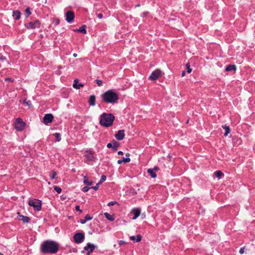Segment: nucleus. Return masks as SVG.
Masks as SVG:
<instances>
[{"label":"nucleus","instance_id":"40","mask_svg":"<svg viewBox=\"0 0 255 255\" xmlns=\"http://www.w3.org/2000/svg\"><path fill=\"white\" fill-rule=\"evenodd\" d=\"M75 209L76 211H79L80 213L82 212V211L80 209V206L78 205L76 206Z\"/></svg>","mask_w":255,"mask_h":255},{"label":"nucleus","instance_id":"33","mask_svg":"<svg viewBox=\"0 0 255 255\" xmlns=\"http://www.w3.org/2000/svg\"><path fill=\"white\" fill-rule=\"evenodd\" d=\"M123 163H128L130 161V159L128 157V158H123L122 159Z\"/></svg>","mask_w":255,"mask_h":255},{"label":"nucleus","instance_id":"26","mask_svg":"<svg viewBox=\"0 0 255 255\" xmlns=\"http://www.w3.org/2000/svg\"><path fill=\"white\" fill-rule=\"evenodd\" d=\"M104 216L109 221H113L115 220L114 217L107 212L104 213Z\"/></svg>","mask_w":255,"mask_h":255},{"label":"nucleus","instance_id":"36","mask_svg":"<svg viewBox=\"0 0 255 255\" xmlns=\"http://www.w3.org/2000/svg\"><path fill=\"white\" fill-rule=\"evenodd\" d=\"M90 188H91L88 187V186H84L82 188V191L84 192H88Z\"/></svg>","mask_w":255,"mask_h":255},{"label":"nucleus","instance_id":"51","mask_svg":"<svg viewBox=\"0 0 255 255\" xmlns=\"http://www.w3.org/2000/svg\"><path fill=\"white\" fill-rule=\"evenodd\" d=\"M59 22H60L59 20L57 19L56 21V23L57 24H58L59 23Z\"/></svg>","mask_w":255,"mask_h":255},{"label":"nucleus","instance_id":"18","mask_svg":"<svg viewBox=\"0 0 255 255\" xmlns=\"http://www.w3.org/2000/svg\"><path fill=\"white\" fill-rule=\"evenodd\" d=\"M154 170H157V168L155 167L154 169L149 168L147 170L148 173L152 178L156 177V174Z\"/></svg>","mask_w":255,"mask_h":255},{"label":"nucleus","instance_id":"44","mask_svg":"<svg viewBox=\"0 0 255 255\" xmlns=\"http://www.w3.org/2000/svg\"><path fill=\"white\" fill-rule=\"evenodd\" d=\"M97 16L99 18L101 19L103 18V14L102 13H99L97 14Z\"/></svg>","mask_w":255,"mask_h":255},{"label":"nucleus","instance_id":"54","mask_svg":"<svg viewBox=\"0 0 255 255\" xmlns=\"http://www.w3.org/2000/svg\"><path fill=\"white\" fill-rule=\"evenodd\" d=\"M126 156H128H128H129V153H127L126 154Z\"/></svg>","mask_w":255,"mask_h":255},{"label":"nucleus","instance_id":"38","mask_svg":"<svg viewBox=\"0 0 255 255\" xmlns=\"http://www.w3.org/2000/svg\"><path fill=\"white\" fill-rule=\"evenodd\" d=\"M107 179V177L105 175H102V176L101 177V179H100V180H101L102 182H104Z\"/></svg>","mask_w":255,"mask_h":255},{"label":"nucleus","instance_id":"19","mask_svg":"<svg viewBox=\"0 0 255 255\" xmlns=\"http://www.w3.org/2000/svg\"><path fill=\"white\" fill-rule=\"evenodd\" d=\"M18 218L19 220L22 221L23 223H28L30 221V218L28 217L23 215H18Z\"/></svg>","mask_w":255,"mask_h":255},{"label":"nucleus","instance_id":"31","mask_svg":"<svg viewBox=\"0 0 255 255\" xmlns=\"http://www.w3.org/2000/svg\"><path fill=\"white\" fill-rule=\"evenodd\" d=\"M54 189L55 190V191L57 192L58 193H60L61 192V189L60 187H58L57 186H54Z\"/></svg>","mask_w":255,"mask_h":255},{"label":"nucleus","instance_id":"25","mask_svg":"<svg viewBox=\"0 0 255 255\" xmlns=\"http://www.w3.org/2000/svg\"><path fill=\"white\" fill-rule=\"evenodd\" d=\"M236 70V67L235 65H229L226 68V71H235Z\"/></svg>","mask_w":255,"mask_h":255},{"label":"nucleus","instance_id":"17","mask_svg":"<svg viewBox=\"0 0 255 255\" xmlns=\"http://www.w3.org/2000/svg\"><path fill=\"white\" fill-rule=\"evenodd\" d=\"M79 81L77 79L74 80V83L73 84V87L76 89H79L81 87H82L84 86V85L82 84H78Z\"/></svg>","mask_w":255,"mask_h":255},{"label":"nucleus","instance_id":"29","mask_svg":"<svg viewBox=\"0 0 255 255\" xmlns=\"http://www.w3.org/2000/svg\"><path fill=\"white\" fill-rule=\"evenodd\" d=\"M54 136L56 139V141H60L61 139V134L59 133H55L54 134Z\"/></svg>","mask_w":255,"mask_h":255},{"label":"nucleus","instance_id":"30","mask_svg":"<svg viewBox=\"0 0 255 255\" xmlns=\"http://www.w3.org/2000/svg\"><path fill=\"white\" fill-rule=\"evenodd\" d=\"M186 67L187 69V72L188 73H190L192 71V69L190 68V65L189 63H187L186 64Z\"/></svg>","mask_w":255,"mask_h":255},{"label":"nucleus","instance_id":"42","mask_svg":"<svg viewBox=\"0 0 255 255\" xmlns=\"http://www.w3.org/2000/svg\"><path fill=\"white\" fill-rule=\"evenodd\" d=\"M5 81H11V82H13L14 79H12L11 78H6L5 79Z\"/></svg>","mask_w":255,"mask_h":255},{"label":"nucleus","instance_id":"57","mask_svg":"<svg viewBox=\"0 0 255 255\" xmlns=\"http://www.w3.org/2000/svg\"><path fill=\"white\" fill-rule=\"evenodd\" d=\"M0 255H3L0 253Z\"/></svg>","mask_w":255,"mask_h":255},{"label":"nucleus","instance_id":"46","mask_svg":"<svg viewBox=\"0 0 255 255\" xmlns=\"http://www.w3.org/2000/svg\"><path fill=\"white\" fill-rule=\"evenodd\" d=\"M87 222V221L84 219V220H81L80 221V223L82 224H85Z\"/></svg>","mask_w":255,"mask_h":255},{"label":"nucleus","instance_id":"47","mask_svg":"<svg viewBox=\"0 0 255 255\" xmlns=\"http://www.w3.org/2000/svg\"><path fill=\"white\" fill-rule=\"evenodd\" d=\"M117 163L119 164H121L122 163H123V162H122V159H119L117 161Z\"/></svg>","mask_w":255,"mask_h":255},{"label":"nucleus","instance_id":"3","mask_svg":"<svg viewBox=\"0 0 255 255\" xmlns=\"http://www.w3.org/2000/svg\"><path fill=\"white\" fill-rule=\"evenodd\" d=\"M100 124L104 127L112 126L115 120V116L112 114L103 113L100 117Z\"/></svg>","mask_w":255,"mask_h":255},{"label":"nucleus","instance_id":"4","mask_svg":"<svg viewBox=\"0 0 255 255\" xmlns=\"http://www.w3.org/2000/svg\"><path fill=\"white\" fill-rule=\"evenodd\" d=\"M28 205L32 207L35 211H39L41 209V201L37 199H30L28 201Z\"/></svg>","mask_w":255,"mask_h":255},{"label":"nucleus","instance_id":"50","mask_svg":"<svg viewBox=\"0 0 255 255\" xmlns=\"http://www.w3.org/2000/svg\"><path fill=\"white\" fill-rule=\"evenodd\" d=\"M102 183H103V182H102L101 180H100L99 182L97 184H98L99 186H100V185Z\"/></svg>","mask_w":255,"mask_h":255},{"label":"nucleus","instance_id":"14","mask_svg":"<svg viewBox=\"0 0 255 255\" xmlns=\"http://www.w3.org/2000/svg\"><path fill=\"white\" fill-rule=\"evenodd\" d=\"M95 248L96 246L93 244L88 243L84 247V250L86 251H89L90 253H92L95 250Z\"/></svg>","mask_w":255,"mask_h":255},{"label":"nucleus","instance_id":"16","mask_svg":"<svg viewBox=\"0 0 255 255\" xmlns=\"http://www.w3.org/2000/svg\"><path fill=\"white\" fill-rule=\"evenodd\" d=\"M88 103L90 106H94L96 105V96L91 95L89 98Z\"/></svg>","mask_w":255,"mask_h":255},{"label":"nucleus","instance_id":"45","mask_svg":"<svg viewBox=\"0 0 255 255\" xmlns=\"http://www.w3.org/2000/svg\"><path fill=\"white\" fill-rule=\"evenodd\" d=\"M239 253L241 254H243L244 253V248H241L240 250Z\"/></svg>","mask_w":255,"mask_h":255},{"label":"nucleus","instance_id":"52","mask_svg":"<svg viewBox=\"0 0 255 255\" xmlns=\"http://www.w3.org/2000/svg\"><path fill=\"white\" fill-rule=\"evenodd\" d=\"M73 56H74V57H76L77 56V54H76V53H74V54H73Z\"/></svg>","mask_w":255,"mask_h":255},{"label":"nucleus","instance_id":"2","mask_svg":"<svg viewBox=\"0 0 255 255\" xmlns=\"http://www.w3.org/2000/svg\"><path fill=\"white\" fill-rule=\"evenodd\" d=\"M102 101L107 104H115L118 103L119 95L113 90H109L101 95Z\"/></svg>","mask_w":255,"mask_h":255},{"label":"nucleus","instance_id":"35","mask_svg":"<svg viewBox=\"0 0 255 255\" xmlns=\"http://www.w3.org/2000/svg\"><path fill=\"white\" fill-rule=\"evenodd\" d=\"M97 84L99 86H102L103 85V81L101 80H95Z\"/></svg>","mask_w":255,"mask_h":255},{"label":"nucleus","instance_id":"27","mask_svg":"<svg viewBox=\"0 0 255 255\" xmlns=\"http://www.w3.org/2000/svg\"><path fill=\"white\" fill-rule=\"evenodd\" d=\"M214 173L215 176L219 179H221L224 176L223 173L220 170L216 171Z\"/></svg>","mask_w":255,"mask_h":255},{"label":"nucleus","instance_id":"48","mask_svg":"<svg viewBox=\"0 0 255 255\" xmlns=\"http://www.w3.org/2000/svg\"><path fill=\"white\" fill-rule=\"evenodd\" d=\"M185 75V71H183L182 72V73H181V76L182 77H184Z\"/></svg>","mask_w":255,"mask_h":255},{"label":"nucleus","instance_id":"22","mask_svg":"<svg viewBox=\"0 0 255 255\" xmlns=\"http://www.w3.org/2000/svg\"><path fill=\"white\" fill-rule=\"evenodd\" d=\"M222 127L225 130V132L224 133V136H227L231 131L229 126L227 125H223L222 126Z\"/></svg>","mask_w":255,"mask_h":255},{"label":"nucleus","instance_id":"12","mask_svg":"<svg viewBox=\"0 0 255 255\" xmlns=\"http://www.w3.org/2000/svg\"><path fill=\"white\" fill-rule=\"evenodd\" d=\"M53 116L51 114H45L43 118V122L45 124H48L52 122Z\"/></svg>","mask_w":255,"mask_h":255},{"label":"nucleus","instance_id":"24","mask_svg":"<svg viewBox=\"0 0 255 255\" xmlns=\"http://www.w3.org/2000/svg\"><path fill=\"white\" fill-rule=\"evenodd\" d=\"M83 183L87 185L90 186L92 185L93 182L92 181H89L87 176H84L83 178Z\"/></svg>","mask_w":255,"mask_h":255},{"label":"nucleus","instance_id":"6","mask_svg":"<svg viewBox=\"0 0 255 255\" xmlns=\"http://www.w3.org/2000/svg\"><path fill=\"white\" fill-rule=\"evenodd\" d=\"M74 242L77 244H80L84 242L85 235L82 233H77L73 236Z\"/></svg>","mask_w":255,"mask_h":255},{"label":"nucleus","instance_id":"11","mask_svg":"<svg viewBox=\"0 0 255 255\" xmlns=\"http://www.w3.org/2000/svg\"><path fill=\"white\" fill-rule=\"evenodd\" d=\"M120 144L117 141L113 140L112 143H108L107 145V147L112 148L114 151H117L118 147Z\"/></svg>","mask_w":255,"mask_h":255},{"label":"nucleus","instance_id":"41","mask_svg":"<svg viewBox=\"0 0 255 255\" xmlns=\"http://www.w3.org/2000/svg\"><path fill=\"white\" fill-rule=\"evenodd\" d=\"M6 60L5 57L3 55H0V60L3 61Z\"/></svg>","mask_w":255,"mask_h":255},{"label":"nucleus","instance_id":"9","mask_svg":"<svg viewBox=\"0 0 255 255\" xmlns=\"http://www.w3.org/2000/svg\"><path fill=\"white\" fill-rule=\"evenodd\" d=\"M66 20L67 22L71 23L74 19L75 15L73 12L71 11H67L65 14Z\"/></svg>","mask_w":255,"mask_h":255},{"label":"nucleus","instance_id":"49","mask_svg":"<svg viewBox=\"0 0 255 255\" xmlns=\"http://www.w3.org/2000/svg\"><path fill=\"white\" fill-rule=\"evenodd\" d=\"M118 154L119 155H123L124 153L123 151H119L118 152Z\"/></svg>","mask_w":255,"mask_h":255},{"label":"nucleus","instance_id":"37","mask_svg":"<svg viewBox=\"0 0 255 255\" xmlns=\"http://www.w3.org/2000/svg\"><path fill=\"white\" fill-rule=\"evenodd\" d=\"M118 204V202H116V201H112V202H109L108 204V206H113L115 204Z\"/></svg>","mask_w":255,"mask_h":255},{"label":"nucleus","instance_id":"43","mask_svg":"<svg viewBox=\"0 0 255 255\" xmlns=\"http://www.w3.org/2000/svg\"><path fill=\"white\" fill-rule=\"evenodd\" d=\"M125 243H126V242L125 241H124L121 240V241H119V245L120 246H122V245L125 244Z\"/></svg>","mask_w":255,"mask_h":255},{"label":"nucleus","instance_id":"53","mask_svg":"<svg viewBox=\"0 0 255 255\" xmlns=\"http://www.w3.org/2000/svg\"><path fill=\"white\" fill-rule=\"evenodd\" d=\"M87 255H90L91 253H90L89 251H87Z\"/></svg>","mask_w":255,"mask_h":255},{"label":"nucleus","instance_id":"34","mask_svg":"<svg viewBox=\"0 0 255 255\" xmlns=\"http://www.w3.org/2000/svg\"><path fill=\"white\" fill-rule=\"evenodd\" d=\"M92 217H91L89 214L86 215L85 216V220L87 222L92 219Z\"/></svg>","mask_w":255,"mask_h":255},{"label":"nucleus","instance_id":"1","mask_svg":"<svg viewBox=\"0 0 255 255\" xmlns=\"http://www.w3.org/2000/svg\"><path fill=\"white\" fill-rule=\"evenodd\" d=\"M59 249V245L55 241L47 240L41 245V251L44 254H56Z\"/></svg>","mask_w":255,"mask_h":255},{"label":"nucleus","instance_id":"7","mask_svg":"<svg viewBox=\"0 0 255 255\" xmlns=\"http://www.w3.org/2000/svg\"><path fill=\"white\" fill-rule=\"evenodd\" d=\"M85 156L86 157L85 162L89 164L90 162L93 161L94 158V152L91 150H86L85 152Z\"/></svg>","mask_w":255,"mask_h":255},{"label":"nucleus","instance_id":"20","mask_svg":"<svg viewBox=\"0 0 255 255\" xmlns=\"http://www.w3.org/2000/svg\"><path fill=\"white\" fill-rule=\"evenodd\" d=\"M20 12L19 11L16 10L13 11L12 16L15 20H18L20 19Z\"/></svg>","mask_w":255,"mask_h":255},{"label":"nucleus","instance_id":"10","mask_svg":"<svg viewBox=\"0 0 255 255\" xmlns=\"http://www.w3.org/2000/svg\"><path fill=\"white\" fill-rule=\"evenodd\" d=\"M40 24V21L38 20H36L34 22H30L27 24H25V26L27 28L35 29V28L39 27Z\"/></svg>","mask_w":255,"mask_h":255},{"label":"nucleus","instance_id":"55","mask_svg":"<svg viewBox=\"0 0 255 255\" xmlns=\"http://www.w3.org/2000/svg\"><path fill=\"white\" fill-rule=\"evenodd\" d=\"M140 6V4H137L136 5V7H139Z\"/></svg>","mask_w":255,"mask_h":255},{"label":"nucleus","instance_id":"56","mask_svg":"<svg viewBox=\"0 0 255 255\" xmlns=\"http://www.w3.org/2000/svg\"><path fill=\"white\" fill-rule=\"evenodd\" d=\"M48 184H50V182H48Z\"/></svg>","mask_w":255,"mask_h":255},{"label":"nucleus","instance_id":"39","mask_svg":"<svg viewBox=\"0 0 255 255\" xmlns=\"http://www.w3.org/2000/svg\"><path fill=\"white\" fill-rule=\"evenodd\" d=\"M99 187V186L98 185V184H97L96 185V186H92L91 187V188L95 190H97L98 189Z\"/></svg>","mask_w":255,"mask_h":255},{"label":"nucleus","instance_id":"23","mask_svg":"<svg viewBox=\"0 0 255 255\" xmlns=\"http://www.w3.org/2000/svg\"><path fill=\"white\" fill-rule=\"evenodd\" d=\"M86 26L85 25H82L81 26L79 29H76L75 31H79L80 32L83 34L86 33Z\"/></svg>","mask_w":255,"mask_h":255},{"label":"nucleus","instance_id":"8","mask_svg":"<svg viewBox=\"0 0 255 255\" xmlns=\"http://www.w3.org/2000/svg\"><path fill=\"white\" fill-rule=\"evenodd\" d=\"M161 72L158 69L153 71L149 77V79L151 81H155L161 76Z\"/></svg>","mask_w":255,"mask_h":255},{"label":"nucleus","instance_id":"21","mask_svg":"<svg viewBox=\"0 0 255 255\" xmlns=\"http://www.w3.org/2000/svg\"><path fill=\"white\" fill-rule=\"evenodd\" d=\"M130 239L131 241H135L136 242H139L141 240V236L140 235H137L136 237L132 236L130 237Z\"/></svg>","mask_w":255,"mask_h":255},{"label":"nucleus","instance_id":"5","mask_svg":"<svg viewBox=\"0 0 255 255\" xmlns=\"http://www.w3.org/2000/svg\"><path fill=\"white\" fill-rule=\"evenodd\" d=\"M25 126V123L21 118H17L14 123V127L16 130L22 131L24 129Z\"/></svg>","mask_w":255,"mask_h":255},{"label":"nucleus","instance_id":"13","mask_svg":"<svg viewBox=\"0 0 255 255\" xmlns=\"http://www.w3.org/2000/svg\"><path fill=\"white\" fill-rule=\"evenodd\" d=\"M115 136L116 139L119 140L123 139L125 136V130L124 129L119 130Z\"/></svg>","mask_w":255,"mask_h":255},{"label":"nucleus","instance_id":"15","mask_svg":"<svg viewBox=\"0 0 255 255\" xmlns=\"http://www.w3.org/2000/svg\"><path fill=\"white\" fill-rule=\"evenodd\" d=\"M132 213L133 214L132 219L135 220L139 216L140 210L138 208H134L132 210Z\"/></svg>","mask_w":255,"mask_h":255},{"label":"nucleus","instance_id":"28","mask_svg":"<svg viewBox=\"0 0 255 255\" xmlns=\"http://www.w3.org/2000/svg\"><path fill=\"white\" fill-rule=\"evenodd\" d=\"M57 175V172L54 170L52 171L50 174V177L51 179H55Z\"/></svg>","mask_w":255,"mask_h":255},{"label":"nucleus","instance_id":"32","mask_svg":"<svg viewBox=\"0 0 255 255\" xmlns=\"http://www.w3.org/2000/svg\"><path fill=\"white\" fill-rule=\"evenodd\" d=\"M25 16L26 17H28L29 16L30 14H31V11H30V8L29 7L27 8L26 9H25Z\"/></svg>","mask_w":255,"mask_h":255}]
</instances>
